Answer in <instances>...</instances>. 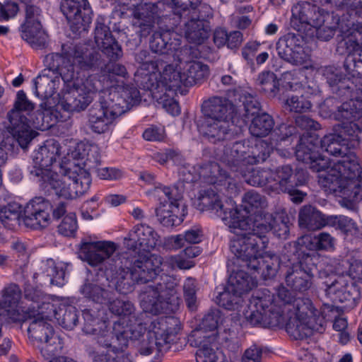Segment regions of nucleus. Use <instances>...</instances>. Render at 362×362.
I'll return each mask as SVG.
<instances>
[{"mask_svg": "<svg viewBox=\"0 0 362 362\" xmlns=\"http://www.w3.org/2000/svg\"><path fill=\"white\" fill-rule=\"evenodd\" d=\"M168 61L164 60L163 66H160L159 71H156L153 74L155 76L151 81H144L145 87L151 91L157 90L158 92H164L168 90H175L184 85L182 76V71L177 70L171 64H167Z\"/></svg>", "mask_w": 362, "mask_h": 362, "instance_id": "5701e85b", "label": "nucleus"}, {"mask_svg": "<svg viewBox=\"0 0 362 362\" xmlns=\"http://www.w3.org/2000/svg\"><path fill=\"white\" fill-rule=\"evenodd\" d=\"M254 252L251 255L247 251L245 253L233 254L236 257L237 264L240 267H246L260 274L264 279L275 276L280 267L279 257L274 254L262 255L263 251Z\"/></svg>", "mask_w": 362, "mask_h": 362, "instance_id": "f3484780", "label": "nucleus"}, {"mask_svg": "<svg viewBox=\"0 0 362 362\" xmlns=\"http://www.w3.org/2000/svg\"><path fill=\"white\" fill-rule=\"evenodd\" d=\"M233 122L205 119L200 126V132L209 142L216 144L233 136Z\"/></svg>", "mask_w": 362, "mask_h": 362, "instance_id": "c9c22d12", "label": "nucleus"}, {"mask_svg": "<svg viewBox=\"0 0 362 362\" xmlns=\"http://www.w3.org/2000/svg\"><path fill=\"white\" fill-rule=\"evenodd\" d=\"M304 39L300 35L288 33L276 42V51L280 58L293 65H302L310 59L305 47Z\"/></svg>", "mask_w": 362, "mask_h": 362, "instance_id": "aec40b11", "label": "nucleus"}, {"mask_svg": "<svg viewBox=\"0 0 362 362\" xmlns=\"http://www.w3.org/2000/svg\"><path fill=\"white\" fill-rule=\"evenodd\" d=\"M355 121H341L335 127V131L342 141L349 143V141H357L358 134L361 132L359 126Z\"/></svg>", "mask_w": 362, "mask_h": 362, "instance_id": "338daca9", "label": "nucleus"}, {"mask_svg": "<svg viewBox=\"0 0 362 362\" xmlns=\"http://www.w3.org/2000/svg\"><path fill=\"white\" fill-rule=\"evenodd\" d=\"M230 260L228 263V267L231 270L227 285L229 289L235 291L238 293L243 296L244 293L249 292L257 285L255 278L248 274L246 272L239 269L240 267L237 264L236 257L235 256L232 260L231 267Z\"/></svg>", "mask_w": 362, "mask_h": 362, "instance_id": "e433bc0d", "label": "nucleus"}, {"mask_svg": "<svg viewBox=\"0 0 362 362\" xmlns=\"http://www.w3.org/2000/svg\"><path fill=\"white\" fill-rule=\"evenodd\" d=\"M103 95L120 115L137 104L141 98L139 90L129 85L117 84L109 90H103Z\"/></svg>", "mask_w": 362, "mask_h": 362, "instance_id": "cd10ccee", "label": "nucleus"}, {"mask_svg": "<svg viewBox=\"0 0 362 362\" xmlns=\"http://www.w3.org/2000/svg\"><path fill=\"white\" fill-rule=\"evenodd\" d=\"M116 250L117 245L114 242L109 240L95 241L93 240L91 238L82 239L78 247V257L91 267H98L106 260L115 262L114 266L117 272L115 288H117L118 273L122 264L121 261L126 257H136L126 253L117 257L115 259L112 256ZM116 290L117 291V289Z\"/></svg>", "mask_w": 362, "mask_h": 362, "instance_id": "9d476101", "label": "nucleus"}, {"mask_svg": "<svg viewBox=\"0 0 362 362\" xmlns=\"http://www.w3.org/2000/svg\"><path fill=\"white\" fill-rule=\"evenodd\" d=\"M121 263L117 289L119 293L124 295L132 292L136 284L152 281L165 267L172 270L175 268L189 269L194 266V262L186 258L182 252L165 257L156 254L132 258L126 257Z\"/></svg>", "mask_w": 362, "mask_h": 362, "instance_id": "7ed1b4c3", "label": "nucleus"}, {"mask_svg": "<svg viewBox=\"0 0 362 362\" xmlns=\"http://www.w3.org/2000/svg\"><path fill=\"white\" fill-rule=\"evenodd\" d=\"M362 117V100H350L343 103L335 113L339 121H356Z\"/></svg>", "mask_w": 362, "mask_h": 362, "instance_id": "603ef678", "label": "nucleus"}, {"mask_svg": "<svg viewBox=\"0 0 362 362\" xmlns=\"http://www.w3.org/2000/svg\"><path fill=\"white\" fill-rule=\"evenodd\" d=\"M243 315L247 323L252 326L276 327L285 324V314L279 307L276 296L267 290L253 295Z\"/></svg>", "mask_w": 362, "mask_h": 362, "instance_id": "0eeeda50", "label": "nucleus"}, {"mask_svg": "<svg viewBox=\"0 0 362 362\" xmlns=\"http://www.w3.org/2000/svg\"><path fill=\"white\" fill-rule=\"evenodd\" d=\"M78 71V73H80ZM78 74L72 81L66 83L69 90L59 102L62 108L67 112H79L85 110L93 101L97 92L103 95L101 83L93 75L85 80L80 79Z\"/></svg>", "mask_w": 362, "mask_h": 362, "instance_id": "1a4fd4ad", "label": "nucleus"}, {"mask_svg": "<svg viewBox=\"0 0 362 362\" xmlns=\"http://www.w3.org/2000/svg\"><path fill=\"white\" fill-rule=\"evenodd\" d=\"M28 332L30 339L40 349L42 356L49 359L61 353L63 342L61 337L54 332L53 327L43 318H33Z\"/></svg>", "mask_w": 362, "mask_h": 362, "instance_id": "4468645a", "label": "nucleus"}, {"mask_svg": "<svg viewBox=\"0 0 362 362\" xmlns=\"http://www.w3.org/2000/svg\"><path fill=\"white\" fill-rule=\"evenodd\" d=\"M8 132L22 148H27L37 135L36 132L31 128L28 118L16 110H11L8 114Z\"/></svg>", "mask_w": 362, "mask_h": 362, "instance_id": "2f4dec72", "label": "nucleus"}, {"mask_svg": "<svg viewBox=\"0 0 362 362\" xmlns=\"http://www.w3.org/2000/svg\"><path fill=\"white\" fill-rule=\"evenodd\" d=\"M216 303L226 310H238L242 305L243 299V296L234 290L229 289V286L226 285L224 291L216 297Z\"/></svg>", "mask_w": 362, "mask_h": 362, "instance_id": "bf43d9fd", "label": "nucleus"}, {"mask_svg": "<svg viewBox=\"0 0 362 362\" xmlns=\"http://www.w3.org/2000/svg\"><path fill=\"white\" fill-rule=\"evenodd\" d=\"M40 12L36 6L25 5V19L21 25L23 39L36 48L43 47L47 42L46 36L41 30Z\"/></svg>", "mask_w": 362, "mask_h": 362, "instance_id": "bb28decb", "label": "nucleus"}, {"mask_svg": "<svg viewBox=\"0 0 362 362\" xmlns=\"http://www.w3.org/2000/svg\"><path fill=\"white\" fill-rule=\"evenodd\" d=\"M79 312L76 307L61 305L55 313L58 324L65 329L72 330L78 323Z\"/></svg>", "mask_w": 362, "mask_h": 362, "instance_id": "3c124183", "label": "nucleus"}, {"mask_svg": "<svg viewBox=\"0 0 362 362\" xmlns=\"http://www.w3.org/2000/svg\"><path fill=\"white\" fill-rule=\"evenodd\" d=\"M100 55L78 45H62V52L45 56V69L34 80L35 93L42 98L51 97L54 93V80L49 73L59 75L64 83L72 81L79 70H91L100 65Z\"/></svg>", "mask_w": 362, "mask_h": 362, "instance_id": "f03ea898", "label": "nucleus"}, {"mask_svg": "<svg viewBox=\"0 0 362 362\" xmlns=\"http://www.w3.org/2000/svg\"><path fill=\"white\" fill-rule=\"evenodd\" d=\"M317 143L315 136L301 137L296 149L297 160L318 173V183L326 192L334 194L342 192L344 194L343 188L346 185V180L341 177L334 163L330 167L329 159L318 153Z\"/></svg>", "mask_w": 362, "mask_h": 362, "instance_id": "39448f33", "label": "nucleus"}, {"mask_svg": "<svg viewBox=\"0 0 362 362\" xmlns=\"http://www.w3.org/2000/svg\"><path fill=\"white\" fill-rule=\"evenodd\" d=\"M107 305L112 315L119 317L118 321L123 323L124 327L134 329L139 326L142 328V336L144 334L146 328L141 318L142 314L136 312L132 302L129 300L112 298Z\"/></svg>", "mask_w": 362, "mask_h": 362, "instance_id": "c756f323", "label": "nucleus"}, {"mask_svg": "<svg viewBox=\"0 0 362 362\" xmlns=\"http://www.w3.org/2000/svg\"><path fill=\"white\" fill-rule=\"evenodd\" d=\"M85 151L83 145H78L74 151L65 157V160L68 159L75 160L76 164L80 165L88 172H95L98 169L101 163V156L100 149L98 146L93 145L89 146L87 153H81V151Z\"/></svg>", "mask_w": 362, "mask_h": 362, "instance_id": "4c0bfd02", "label": "nucleus"}, {"mask_svg": "<svg viewBox=\"0 0 362 362\" xmlns=\"http://www.w3.org/2000/svg\"><path fill=\"white\" fill-rule=\"evenodd\" d=\"M199 49L194 47H183L175 49L173 61L177 62L182 71L184 86H192L206 79L209 75V66L194 60L199 57H206Z\"/></svg>", "mask_w": 362, "mask_h": 362, "instance_id": "f8f14e48", "label": "nucleus"}, {"mask_svg": "<svg viewBox=\"0 0 362 362\" xmlns=\"http://www.w3.org/2000/svg\"><path fill=\"white\" fill-rule=\"evenodd\" d=\"M305 136H313L317 139V152L320 155L321 154L319 150L322 149L330 155L341 158L342 156L352 150L349 146V144L342 141V139L339 138L337 134H330L320 139L316 134L307 133L303 134L300 139Z\"/></svg>", "mask_w": 362, "mask_h": 362, "instance_id": "ea45409f", "label": "nucleus"}, {"mask_svg": "<svg viewBox=\"0 0 362 362\" xmlns=\"http://www.w3.org/2000/svg\"><path fill=\"white\" fill-rule=\"evenodd\" d=\"M208 22L199 18H192L185 23V37L189 42L198 45L197 49L202 52L205 47L202 45L204 41L208 38L209 33ZM197 49V47H195Z\"/></svg>", "mask_w": 362, "mask_h": 362, "instance_id": "c03bdc74", "label": "nucleus"}, {"mask_svg": "<svg viewBox=\"0 0 362 362\" xmlns=\"http://www.w3.org/2000/svg\"><path fill=\"white\" fill-rule=\"evenodd\" d=\"M51 203L42 197H36L26 205L23 222L26 227L40 230L47 227L51 223Z\"/></svg>", "mask_w": 362, "mask_h": 362, "instance_id": "b1692460", "label": "nucleus"}, {"mask_svg": "<svg viewBox=\"0 0 362 362\" xmlns=\"http://www.w3.org/2000/svg\"><path fill=\"white\" fill-rule=\"evenodd\" d=\"M276 302L285 314L286 332L295 339H303L314 332L324 330L325 317L310 299L296 298L291 291L281 286L277 289Z\"/></svg>", "mask_w": 362, "mask_h": 362, "instance_id": "20e7f679", "label": "nucleus"}, {"mask_svg": "<svg viewBox=\"0 0 362 362\" xmlns=\"http://www.w3.org/2000/svg\"><path fill=\"white\" fill-rule=\"evenodd\" d=\"M205 119L233 122L236 107L228 99L214 96L205 100L202 107Z\"/></svg>", "mask_w": 362, "mask_h": 362, "instance_id": "473e14b6", "label": "nucleus"}, {"mask_svg": "<svg viewBox=\"0 0 362 362\" xmlns=\"http://www.w3.org/2000/svg\"><path fill=\"white\" fill-rule=\"evenodd\" d=\"M85 324L83 331L86 334L95 336L97 343L108 349L106 352L113 354H129L125 351L129 341L139 339L142 337V328L137 327L134 329L124 327L120 321L115 322L112 330L107 329L106 322L93 318L89 311L83 313Z\"/></svg>", "mask_w": 362, "mask_h": 362, "instance_id": "423d86ee", "label": "nucleus"}, {"mask_svg": "<svg viewBox=\"0 0 362 362\" xmlns=\"http://www.w3.org/2000/svg\"><path fill=\"white\" fill-rule=\"evenodd\" d=\"M81 291L86 298L100 304L107 305L113 296L112 291L91 283H86L81 287Z\"/></svg>", "mask_w": 362, "mask_h": 362, "instance_id": "4d7b16f0", "label": "nucleus"}, {"mask_svg": "<svg viewBox=\"0 0 362 362\" xmlns=\"http://www.w3.org/2000/svg\"><path fill=\"white\" fill-rule=\"evenodd\" d=\"M120 115L109 100L100 95L98 101L88 111V127L95 133L104 134L110 130L115 119Z\"/></svg>", "mask_w": 362, "mask_h": 362, "instance_id": "4be33fe9", "label": "nucleus"}, {"mask_svg": "<svg viewBox=\"0 0 362 362\" xmlns=\"http://www.w3.org/2000/svg\"><path fill=\"white\" fill-rule=\"evenodd\" d=\"M343 42L347 53L362 51V25L357 23L343 32Z\"/></svg>", "mask_w": 362, "mask_h": 362, "instance_id": "5fc2aeb1", "label": "nucleus"}, {"mask_svg": "<svg viewBox=\"0 0 362 362\" xmlns=\"http://www.w3.org/2000/svg\"><path fill=\"white\" fill-rule=\"evenodd\" d=\"M313 238L309 235H303L298 238L296 241L291 242L285 245V255L288 257V261H291L293 256L309 255L305 252V249L310 250H325L332 251L334 250L336 239L329 233L322 232L316 235Z\"/></svg>", "mask_w": 362, "mask_h": 362, "instance_id": "6ab92c4d", "label": "nucleus"}, {"mask_svg": "<svg viewBox=\"0 0 362 362\" xmlns=\"http://www.w3.org/2000/svg\"><path fill=\"white\" fill-rule=\"evenodd\" d=\"M274 126L273 117L269 114L263 112L258 114L252 119L249 131L253 136L264 137L272 132Z\"/></svg>", "mask_w": 362, "mask_h": 362, "instance_id": "864d4df0", "label": "nucleus"}, {"mask_svg": "<svg viewBox=\"0 0 362 362\" xmlns=\"http://www.w3.org/2000/svg\"><path fill=\"white\" fill-rule=\"evenodd\" d=\"M346 185L362 186V168L358 158L351 150L334 163Z\"/></svg>", "mask_w": 362, "mask_h": 362, "instance_id": "f704fd0d", "label": "nucleus"}, {"mask_svg": "<svg viewBox=\"0 0 362 362\" xmlns=\"http://www.w3.org/2000/svg\"><path fill=\"white\" fill-rule=\"evenodd\" d=\"M265 218L271 221L273 233L279 238L286 239L289 234V221L288 218L283 214H276L273 216L271 214L265 215Z\"/></svg>", "mask_w": 362, "mask_h": 362, "instance_id": "774afa93", "label": "nucleus"}, {"mask_svg": "<svg viewBox=\"0 0 362 362\" xmlns=\"http://www.w3.org/2000/svg\"><path fill=\"white\" fill-rule=\"evenodd\" d=\"M59 154V144L53 140L46 141L45 144L34 153L33 162L35 165L30 173L35 169L51 170L48 167L53 164Z\"/></svg>", "mask_w": 362, "mask_h": 362, "instance_id": "a19ab883", "label": "nucleus"}, {"mask_svg": "<svg viewBox=\"0 0 362 362\" xmlns=\"http://www.w3.org/2000/svg\"><path fill=\"white\" fill-rule=\"evenodd\" d=\"M217 336L214 333L206 334L202 331H193L189 341L192 346L198 347L196 352L197 362H216L217 356L214 347Z\"/></svg>", "mask_w": 362, "mask_h": 362, "instance_id": "72a5a7b5", "label": "nucleus"}, {"mask_svg": "<svg viewBox=\"0 0 362 362\" xmlns=\"http://www.w3.org/2000/svg\"><path fill=\"white\" fill-rule=\"evenodd\" d=\"M169 33L168 32H155L150 40V48L153 52L158 53L160 55L158 57H164L163 59L165 60L170 55L172 56L175 53H173L171 50V44L168 43Z\"/></svg>", "mask_w": 362, "mask_h": 362, "instance_id": "6e6d98bb", "label": "nucleus"}, {"mask_svg": "<svg viewBox=\"0 0 362 362\" xmlns=\"http://www.w3.org/2000/svg\"><path fill=\"white\" fill-rule=\"evenodd\" d=\"M106 19L98 16L95 21L94 30L95 42L102 52L110 60H117L123 55L121 46L113 37L110 28L105 23Z\"/></svg>", "mask_w": 362, "mask_h": 362, "instance_id": "7c9ffc66", "label": "nucleus"}, {"mask_svg": "<svg viewBox=\"0 0 362 362\" xmlns=\"http://www.w3.org/2000/svg\"><path fill=\"white\" fill-rule=\"evenodd\" d=\"M197 206L200 211L221 218L230 231L236 234L230 244L233 254L247 251L251 255L254 251H264L267 247L269 239L265 235L271 230L272 224L265 217V220L254 223L248 216L240 214L232 201L223 204L218 192L212 189L199 192Z\"/></svg>", "mask_w": 362, "mask_h": 362, "instance_id": "f257e3e1", "label": "nucleus"}, {"mask_svg": "<svg viewBox=\"0 0 362 362\" xmlns=\"http://www.w3.org/2000/svg\"><path fill=\"white\" fill-rule=\"evenodd\" d=\"M296 127L293 125L281 124L274 129L272 134L270 142L267 143L272 146L273 151L274 148L280 146L281 143L292 141L296 134Z\"/></svg>", "mask_w": 362, "mask_h": 362, "instance_id": "0e129e2a", "label": "nucleus"}, {"mask_svg": "<svg viewBox=\"0 0 362 362\" xmlns=\"http://www.w3.org/2000/svg\"><path fill=\"white\" fill-rule=\"evenodd\" d=\"M325 23L315 27L316 37L322 41H329L336 33L339 26V18L334 15H327Z\"/></svg>", "mask_w": 362, "mask_h": 362, "instance_id": "69168bd1", "label": "nucleus"}, {"mask_svg": "<svg viewBox=\"0 0 362 362\" xmlns=\"http://www.w3.org/2000/svg\"><path fill=\"white\" fill-rule=\"evenodd\" d=\"M303 175L304 173L302 172ZM299 173H294L289 165L279 166L271 170L269 191L275 194L281 192L288 193L292 197L294 202H301L305 194L296 189V187L302 185L305 181L303 176L301 179L297 177Z\"/></svg>", "mask_w": 362, "mask_h": 362, "instance_id": "dca6fc26", "label": "nucleus"}, {"mask_svg": "<svg viewBox=\"0 0 362 362\" xmlns=\"http://www.w3.org/2000/svg\"><path fill=\"white\" fill-rule=\"evenodd\" d=\"M180 329V322L173 317L160 318L153 322V330L149 333L148 342L139 349L142 355L148 356L154 352H166L170 348L176 335Z\"/></svg>", "mask_w": 362, "mask_h": 362, "instance_id": "ddd939ff", "label": "nucleus"}, {"mask_svg": "<svg viewBox=\"0 0 362 362\" xmlns=\"http://www.w3.org/2000/svg\"><path fill=\"white\" fill-rule=\"evenodd\" d=\"M101 83L103 90H109L118 84L116 77L119 76L124 78L128 77V72L126 67L120 64L110 62L101 69L100 74H93Z\"/></svg>", "mask_w": 362, "mask_h": 362, "instance_id": "49530a36", "label": "nucleus"}, {"mask_svg": "<svg viewBox=\"0 0 362 362\" xmlns=\"http://www.w3.org/2000/svg\"><path fill=\"white\" fill-rule=\"evenodd\" d=\"M67 173H71L75 199L83 195L90 189L91 185L90 173L83 167L75 163V160H65Z\"/></svg>", "mask_w": 362, "mask_h": 362, "instance_id": "58836bf2", "label": "nucleus"}, {"mask_svg": "<svg viewBox=\"0 0 362 362\" xmlns=\"http://www.w3.org/2000/svg\"><path fill=\"white\" fill-rule=\"evenodd\" d=\"M345 191L344 194L342 192H337L336 196L341 197L339 204L342 207L346 208L349 210H356V202L362 199V189L360 186L346 185L343 188Z\"/></svg>", "mask_w": 362, "mask_h": 362, "instance_id": "680f3d73", "label": "nucleus"}, {"mask_svg": "<svg viewBox=\"0 0 362 362\" xmlns=\"http://www.w3.org/2000/svg\"><path fill=\"white\" fill-rule=\"evenodd\" d=\"M198 174L202 182L209 185H231L232 179L227 172L215 162L205 163L200 166Z\"/></svg>", "mask_w": 362, "mask_h": 362, "instance_id": "79ce46f5", "label": "nucleus"}, {"mask_svg": "<svg viewBox=\"0 0 362 362\" xmlns=\"http://www.w3.org/2000/svg\"><path fill=\"white\" fill-rule=\"evenodd\" d=\"M326 296L334 302L346 303L352 306L361 298L359 287L344 276H339L325 288Z\"/></svg>", "mask_w": 362, "mask_h": 362, "instance_id": "c85d7f7f", "label": "nucleus"}, {"mask_svg": "<svg viewBox=\"0 0 362 362\" xmlns=\"http://www.w3.org/2000/svg\"><path fill=\"white\" fill-rule=\"evenodd\" d=\"M160 242L157 232L147 224L135 225L124 238V245L128 250L135 253L150 252Z\"/></svg>", "mask_w": 362, "mask_h": 362, "instance_id": "412c9836", "label": "nucleus"}, {"mask_svg": "<svg viewBox=\"0 0 362 362\" xmlns=\"http://www.w3.org/2000/svg\"><path fill=\"white\" fill-rule=\"evenodd\" d=\"M270 174L271 169L252 168L247 173L244 172L243 176L247 184L252 186H264L269 190Z\"/></svg>", "mask_w": 362, "mask_h": 362, "instance_id": "052dcab7", "label": "nucleus"}, {"mask_svg": "<svg viewBox=\"0 0 362 362\" xmlns=\"http://www.w3.org/2000/svg\"><path fill=\"white\" fill-rule=\"evenodd\" d=\"M302 257L298 256L299 261L293 263L287 269L285 275L286 286L294 291L304 293L312 288L314 281V264H310L312 257L310 255Z\"/></svg>", "mask_w": 362, "mask_h": 362, "instance_id": "a211bd4d", "label": "nucleus"}, {"mask_svg": "<svg viewBox=\"0 0 362 362\" xmlns=\"http://www.w3.org/2000/svg\"><path fill=\"white\" fill-rule=\"evenodd\" d=\"M177 283L168 275L160 278L159 282L144 287L139 293L141 305L145 312L158 313L165 304H171L177 300Z\"/></svg>", "mask_w": 362, "mask_h": 362, "instance_id": "9b49d317", "label": "nucleus"}, {"mask_svg": "<svg viewBox=\"0 0 362 362\" xmlns=\"http://www.w3.org/2000/svg\"><path fill=\"white\" fill-rule=\"evenodd\" d=\"M257 83L267 97L274 98L279 91V82L276 74L270 71L261 72L257 77Z\"/></svg>", "mask_w": 362, "mask_h": 362, "instance_id": "13d9d810", "label": "nucleus"}, {"mask_svg": "<svg viewBox=\"0 0 362 362\" xmlns=\"http://www.w3.org/2000/svg\"><path fill=\"white\" fill-rule=\"evenodd\" d=\"M249 143V141L243 140L226 146L223 161L243 172L245 166L262 163L270 156L272 146L266 141H259L254 146H250Z\"/></svg>", "mask_w": 362, "mask_h": 362, "instance_id": "6e6552de", "label": "nucleus"}, {"mask_svg": "<svg viewBox=\"0 0 362 362\" xmlns=\"http://www.w3.org/2000/svg\"><path fill=\"white\" fill-rule=\"evenodd\" d=\"M60 9L71 28L85 30L90 23L92 11L87 0H62Z\"/></svg>", "mask_w": 362, "mask_h": 362, "instance_id": "393cba45", "label": "nucleus"}, {"mask_svg": "<svg viewBox=\"0 0 362 362\" xmlns=\"http://www.w3.org/2000/svg\"><path fill=\"white\" fill-rule=\"evenodd\" d=\"M25 296L28 300L31 301V303L25 311L23 321L32 318H43L48 320L51 317H55L57 310L50 296L40 291L32 289L27 290Z\"/></svg>", "mask_w": 362, "mask_h": 362, "instance_id": "a878e982", "label": "nucleus"}, {"mask_svg": "<svg viewBox=\"0 0 362 362\" xmlns=\"http://www.w3.org/2000/svg\"><path fill=\"white\" fill-rule=\"evenodd\" d=\"M178 204L176 201L165 204L162 202L156 208V215L158 221L165 227H173L181 223L177 216Z\"/></svg>", "mask_w": 362, "mask_h": 362, "instance_id": "8fccbe9b", "label": "nucleus"}, {"mask_svg": "<svg viewBox=\"0 0 362 362\" xmlns=\"http://www.w3.org/2000/svg\"><path fill=\"white\" fill-rule=\"evenodd\" d=\"M65 269V264L56 262L53 259H47L41 262V274L48 278L52 285L62 286L64 284Z\"/></svg>", "mask_w": 362, "mask_h": 362, "instance_id": "09e8293b", "label": "nucleus"}, {"mask_svg": "<svg viewBox=\"0 0 362 362\" xmlns=\"http://www.w3.org/2000/svg\"><path fill=\"white\" fill-rule=\"evenodd\" d=\"M164 57H158L153 58L147 50H141L135 54L136 62L140 64L137 70V74L144 76L145 81H151L155 76L153 73L160 70V66H163Z\"/></svg>", "mask_w": 362, "mask_h": 362, "instance_id": "de8ad7c7", "label": "nucleus"}, {"mask_svg": "<svg viewBox=\"0 0 362 362\" xmlns=\"http://www.w3.org/2000/svg\"><path fill=\"white\" fill-rule=\"evenodd\" d=\"M21 297V291L19 286L11 284L2 290V296L0 299V305L8 309L9 318L13 322L21 321L23 316L16 309L17 305Z\"/></svg>", "mask_w": 362, "mask_h": 362, "instance_id": "a18cd8bd", "label": "nucleus"}, {"mask_svg": "<svg viewBox=\"0 0 362 362\" xmlns=\"http://www.w3.org/2000/svg\"><path fill=\"white\" fill-rule=\"evenodd\" d=\"M21 207L16 203L8 204L0 208V221L5 227L13 229L19 224Z\"/></svg>", "mask_w": 362, "mask_h": 362, "instance_id": "e2e57ef3", "label": "nucleus"}, {"mask_svg": "<svg viewBox=\"0 0 362 362\" xmlns=\"http://www.w3.org/2000/svg\"><path fill=\"white\" fill-rule=\"evenodd\" d=\"M326 217L315 207L304 206L298 214V225L300 228L315 231L327 226Z\"/></svg>", "mask_w": 362, "mask_h": 362, "instance_id": "37998d69", "label": "nucleus"}, {"mask_svg": "<svg viewBox=\"0 0 362 362\" xmlns=\"http://www.w3.org/2000/svg\"><path fill=\"white\" fill-rule=\"evenodd\" d=\"M64 158L60 165L59 174L52 170L35 169L31 172V175L39 184L40 189L45 193L54 190L56 195L66 199H75L73 189L72 178L67 173Z\"/></svg>", "mask_w": 362, "mask_h": 362, "instance_id": "2eb2a0df", "label": "nucleus"}]
</instances>
